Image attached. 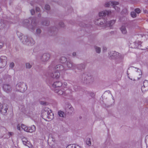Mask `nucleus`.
<instances>
[{"instance_id": "f257e3e1", "label": "nucleus", "mask_w": 148, "mask_h": 148, "mask_svg": "<svg viewBox=\"0 0 148 148\" xmlns=\"http://www.w3.org/2000/svg\"><path fill=\"white\" fill-rule=\"evenodd\" d=\"M62 83L59 82H54L52 85L53 89L55 92L60 95L65 96V92L63 89Z\"/></svg>"}, {"instance_id": "f03ea898", "label": "nucleus", "mask_w": 148, "mask_h": 148, "mask_svg": "<svg viewBox=\"0 0 148 148\" xmlns=\"http://www.w3.org/2000/svg\"><path fill=\"white\" fill-rule=\"evenodd\" d=\"M42 116L44 118H47L48 119V121H50L54 118L53 114L52 112L51 111L50 109L47 108H45L42 113Z\"/></svg>"}, {"instance_id": "7ed1b4c3", "label": "nucleus", "mask_w": 148, "mask_h": 148, "mask_svg": "<svg viewBox=\"0 0 148 148\" xmlns=\"http://www.w3.org/2000/svg\"><path fill=\"white\" fill-rule=\"evenodd\" d=\"M21 39L22 40V42L24 44L28 45H32L35 43V41L32 38H28L27 36H22Z\"/></svg>"}, {"instance_id": "20e7f679", "label": "nucleus", "mask_w": 148, "mask_h": 148, "mask_svg": "<svg viewBox=\"0 0 148 148\" xmlns=\"http://www.w3.org/2000/svg\"><path fill=\"white\" fill-rule=\"evenodd\" d=\"M129 70H132L133 71V75L136 78L138 79L140 78L142 73L140 69L134 67H131L130 68Z\"/></svg>"}, {"instance_id": "39448f33", "label": "nucleus", "mask_w": 148, "mask_h": 148, "mask_svg": "<svg viewBox=\"0 0 148 148\" xmlns=\"http://www.w3.org/2000/svg\"><path fill=\"white\" fill-rule=\"evenodd\" d=\"M21 128L25 132L32 133L35 132L36 130L35 126L33 125L30 127H27L23 124H21Z\"/></svg>"}, {"instance_id": "423d86ee", "label": "nucleus", "mask_w": 148, "mask_h": 148, "mask_svg": "<svg viewBox=\"0 0 148 148\" xmlns=\"http://www.w3.org/2000/svg\"><path fill=\"white\" fill-rule=\"evenodd\" d=\"M26 85L23 82L18 83L16 85V90L20 92H24L26 89Z\"/></svg>"}, {"instance_id": "0eeeda50", "label": "nucleus", "mask_w": 148, "mask_h": 148, "mask_svg": "<svg viewBox=\"0 0 148 148\" xmlns=\"http://www.w3.org/2000/svg\"><path fill=\"white\" fill-rule=\"evenodd\" d=\"M7 58L5 56H2L0 58V68L3 67L6 64Z\"/></svg>"}, {"instance_id": "6e6552de", "label": "nucleus", "mask_w": 148, "mask_h": 148, "mask_svg": "<svg viewBox=\"0 0 148 148\" xmlns=\"http://www.w3.org/2000/svg\"><path fill=\"white\" fill-rule=\"evenodd\" d=\"M95 24L98 25H103V26L106 27V21L103 18H99L96 20L95 21Z\"/></svg>"}, {"instance_id": "1a4fd4ad", "label": "nucleus", "mask_w": 148, "mask_h": 148, "mask_svg": "<svg viewBox=\"0 0 148 148\" xmlns=\"http://www.w3.org/2000/svg\"><path fill=\"white\" fill-rule=\"evenodd\" d=\"M3 88L4 91L8 93L10 92L12 89L11 86L7 84H4Z\"/></svg>"}, {"instance_id": "9d476101", "label": "nucleus", "mask_w": 148, "mask_h": 148, "mask_svg": "<svg viewBox=\"0 0 148 148\" xmlns=\"http://www.w3.org/2000/svg\"><path fill=\"white\" fill-rule=\"evenodd\" d=\"M50 58V55L48 53L44 54L42 56L41 58L42 61L43 62H46L48 61Z\"/></svg>"}, {"instance_id": "9b49d317", "label": "nucleus", "mask_w": 148, "mask_h": 148, "mask_svg": "<svg viewBox=\"0 0 148 148\" xmlns=\"http://www.w3.org/2000/svg\"><path fill=\"white\" fill-rule=\"evenodd\" d=\"M22 140L23 144L29 147H31L32 146L31 143L28 141L27 138L25 137H23L22 138Z\"/></svg>"}, {"instance_id": "f8f14e48", "label": "nucleus", "mask_w": 148, "mask_h": 148, "mask_svg": "<svg viewBox=\"0 0 148 148\" xmlns=\"http://www.w3.org/2000/svg\"><path fill=\"white\" fill-rule=\"evenodd\" d=\"M8 108V106L6 104H3L2 105L1 108H0V112L2 114H4L7 112Z\"/></svg>"}, {"instance_id": "ddd939ff", "label": "nucleus", "mask_w": 148, "mask_h": 148, "mask_svg": "<svg viewBox=\"0 0 148 148\" xmlns=\"http://www.w3.org/2000/svg\"><path fill=\"white\" fill-rule=\"evenodd\" d=\"M111 13V12L109 10H105L100 12L99 13V16H106V15H109Z\"/></svg>"}, {"instance_id": "4468645a", "label": "nucleus", "mask_w": 148, "mask_h": 148, "mask_svg": "<svg viewBox=\"0 0 148 148\" xmlns=\"http://www.w3.org/2000/svg\"><path fill=\"white\" fill-rule=\"evenodd\" d=\"M119 3L116 1H110L107 2L105 4V6L106 7H109L110 5H119Z\"/></svg>"}, {"instance_id": "2eb2a0df", "label": "nucleus", "mask_w": 148, "mask_h": 148, "mask_svg": "<svg viewBox=\"0 0 148 148\" xmlns=\"http://www.w3.org/2000/svg\"><path fill=\"white\" fill-rule=\"evenodd\" d=\"M118 54H119L118 53L114 51H112L111 52H110L109 53L110 56L112 59L114 58H116V57H117V55Z\"/></svg>"}, {"instance_id": "dca6fc26", "label": "nucleus", "mask_w": 148, "mask_h": 148, "mask_svg": "<svg viewBox=\"0 0 148 148\" xmlns=\"http://www.w3.org/2000/svg\"><path fill=\"white\" fill-rule=\"evenodd\" d=\"M66 110L68 113L71 114L73 112L74 109L71 105H68L66 108Z\"/></svg>"}, {"instance_id": "f3484780", "label": "nucleus", "mask_w": 148, "mask_h": 148, "mask_svg": "<svg viewBox=\"0 0 148 148\" xmlns=\"http://www.w3.org/2000/svg\"><path fill=\"white\" fill-rule=\"evenodd\" d=\"M55 69L58 71H63L64 69L63 66L61 65H58L55 67Z\"/></svg>"}, {"instance_id": "a211bd4d", "label": "nucleus", "mask_w": 148, "mask_h": 148, "mask_svg": "<svg viewBox=\"0 0 148 148\" xmlns=\"http://www.w3.org/2000/svg\"><path fill=\"white\" fill-rule=\"evenodd\" d=\"M115 22V21L114 20H112L109 22L108 23V21H106V26H112Z\"/></svg>"}, {"instance_id": "6ab92c4d", "label": "nucleus", "mask_w": 148, "mask_h": 148, "mask_svg": "<svg viewBox=\"0 0 148 148\" xmlns=\"http://www.w3.org/2000/svg\"><path fill=\"white\" fill-rule=\"evenodd\" d=\"M60 75L59 72H56L53 74V75H51V76L53 78L57 79L59 78Z\"/></svg>"}, {"instance_id": "aec40b11", "label": "nucleus", "mask_w": 148, "mask_h": 148, "mask_svg": "<svg viewBox=\"0 0 148 148\" xmlns=\"http://www.w3.org/2000/svg\"><path fill=\"white\" fill-rule=\"evenodd\" d=\"M67 66L68 68H74V65L73 64V63L71 61H68L67 62Z\"/></svg>"}, {"instance_id": "412c9836", "label": "nucleus", "mask_w": 148, "mask_h": 148, "mask_svg": "<svg viewBox=\"0 0 148 148\" xmlns=\"http://www.w3.org/2000/svg\"><path fill=\"white\" fill-rule=\"evenodd\" d=\"M121 30L123 34H125L127 33V31L125 27L124 26H122L121 27Z\"/></svg>"}, {"instance_id": "4be33fe9", "label": "nucleus", "mask_w": 148, "mask_h": 148, "mask_svg": "<svg viewBox=\"0 0 148 148\" xmlns=\"http://www.w3.org/2000/svg\"><path fill=\"white\" fill-rule=\"evenodd\" d=\"M58 114L60 117H63L65 115L64 112L61 111H59L58 112Z\"/></svg>"}, {"instance_id": "5701e85b", "label": "nucleus", "mask_w": 148, "mask_h": 148, "mask_svg": "<svg viewBox=\"0 0 148 148\" xmlns=\"http://www.w3.org/2000/svg\"><path fill=\"white\" fill-rule=\"evenodd\" d=\"M60 62L62 63H64L66 61V58L64 57H62L60 59Z\"/></svg>"}, {"instance_id": "b1692460", "label": "nucleus", "mask_w": 148, "mask_h": 148, "mask_svg": "<svg viewBox=\"0 0 148 148\" xmlns=\"http://www.w3.org/2000/svg\"><path fill=\"white\" fill-rule=\"evenodd\" d=\"M5 25L3 22L0 21V29H3L5 27Z\"/></svg>"}, {"instance_id": "393cba45", "label": "nucleus", "mask_w": 148, "mask_h": 148, "mask_svg": "<svg viewBox=\"0 0 148 148\" xmlns=\"http://www.w3.org/2000/svg\"><path fill=\"white\" fill-rule=\"evenodd\" d=\"M86 143L89 146H90L91 145V140L90 138H87L86 140Z\"/></svg>"}, {"instance_id": "a878e982", "label": "nucleus", "mask_w": 148, "mask_h": 148, "mask_svg": "<svg viewBox=\"0 0 148 148\" xmlns=\"http://www.w3.org/2000/svg\"><path fill=\"white\" fill-rule=\"evenodd\" d=\"M95 48L96 50V52L98 53H99L101 51V49L100 47L95 46Z\"/></svg>"}, {"instance_id": "bb28decb", "label": "nucleus", "mask_w": 148, "mask_h": 148, "mask_svg": "<svg viewBox=\"0 0 148 148\" xmlns=\"http://www.w3.org/2000/svg\"><path fill=\"white\" fill-rule=\"evenodd\" d=\"M49 24V22L47 20L44 21L42 23V25L45 26H47Z\"/></svg>"}, {"instance_id": "cd10ccee", "label": "nucleus", "mask_w": 148, "mask_h": 148, "mask_svg": "<svg viewBox=\"0 0 148 148\" xmlns=\"http://www.w3.org/2000/svg\"><path fill=\"white\" fill-rule=\"evenodd\" d=\"M131 16L133 18H135L136 16V14L135 12H132L131 13Z\"/></svg>"}, {"instance_id": "c85d7f7f", "label": "nucleus", "mask_w": 148, "mask_h": 148, "mask_svg": "<svg viewBox=\"0 0 148 148\" xmlns=\"http://www.w3.org/2000/svg\"><path fill=\"white\" fill-rule=\"evenodd\" d=\"M76 145H70L67 146L66 148H75Z\"/></svg>"}, {"instance_id": "c756f323", "label": "nucleus", "mask_w": 148, "mask_h": 148, "mask_svg": "<svg viewBox=\"0 0 148 148\" xmlns=\"http://www.w3.org/2000/svg\"><path fill=\"white\" fill-rule=\"evenodd\" d=\"M62 86H63V89H64V90L65 91L64 88L67 85V83L66 82H64L62 83Z\"/></svg>"}, {"instance_id": "7c9ffc66", "label": "nucleus", "mask_w": 148, "mask_h": 148, "mask_svg": "<svg viewBox=\"0 0 148 148\" xmlns=\"http://www.w3.org/2000/svg\"><path fill=\"white\" fill-rule=\"evenodd\" d=\"M116 5H113V7L117 11H119L120 10V9L119 8L116 6Z\"/></svg>"}, {"instance_id": "2f4dec72", "label": "nucleus", "mask_w": 148, "mask_h": 148, "mask_svg": "<svg viewBox=\"0 0 148 148\" xmlns=\"http://www.w3.org/2000/svg\"><path fill=\"white\" fill-rule=\"evenodd\" d=\"M26 66L27 68L29 69L32 67V65L29 63H27L26 64Z\"/></svg>"}, {"instance_id": "473e14b6", "label": "nucleus", "mask_w": 148, "mask_h": 148, "mask_svg": "<svg viewBox=\"0 0 148 148\" xmlns=\"http://www.w3.org/2000/svg\"><path fill=\"white\" fill-rule=\"evenodd\" d=\"M45 9L47 10H49L50 9V7L48 5H46L45 6Z\"/></svg>"}, {"instance_id": "72a5a7b5", "label": "nucleus", "mask_w": 148, "mask_h": 148, "mask_svg": "<svg viewBox=\"0 0 148 148\" xmlns=\"http://www.w3.org/2000/svg\"><path fill=\"white\" fill-rule=\"evenodd\" d=\"M135 12L137 14H139L140 12V10L139 8H137L135 10Z\"/></svg>"}, {"instance_id": "f704fd0d", "label": "nucleus", "mask_w": 148, "mask_h": 148, "mask_svg": "<svg viewBox=\"0 0 148 148\" xmlns=\"http://www.w3.org/2000/svg\"><path fill=\"white\" fill-rule=\"evenodd\" d=\"M17 129L19 130H21V125H20V124H18L17 125Z\"/></svg>"}, {"instance_id": "c9c22d12", "label": "nucleus", "mask_w": 148, "mask_h": 148, "mask_svg": "<svg viewBox=\"0 0 148 148\" xmlns=\"http://www.w3.org/2000/svg\"><path fill=\"white\" fill-rule=\"evenodd\" d=\"M14 66V64L13 62H12L10 64V67L11 68H13Z\"/></svg>"}, {"instance_id": "e433bc0d", "label": "nucleus", "mask_w": 148, "mask_h": 148, "mask_svg": "<svg viewBox=\"0 0 148 148\" xmlns=\"http://www.w3.org/2000/svg\"><path fill=\"white\" fill-rule=\"evenodd\" d=\"M88 79V80H89V79H90V81L89 82V83H90L92 82L93 81V79L92 78V77H89Z\"/></svg>"}, {"instance_id": "4c0bfd02", "label": "nucleus", "mask_w": 148, "mask_h": 148, "mask_svg": "<svg viewBox=\"0 0 148 148\" xmlns=\"http://www.w3.org/2000/svg\"><path fill=\"white\" fill-rule=\"evenodd\" d=\"M41 32V31L40 29H38L36 30V33L38 34H40Z\"/></svg>"}, {"instance_id": "58836bf2", "label": "nucleus", "mask_w": 148, "mask_h": 148, "mask_svg": "<svg viewBox=\"0 0 148 148\" xmlns=\"http://www.w3.org/2000/svg\"><path fill=\"white\" fill-rule=\"evenodd\" d=\"M8 134L9 136H12L14 135V133L13 132H8Z\"/></svg>"}, {"instance_id": "ea45409f", "label": "nucleus", "mask_w": 148, "mask_h": 148, "mask_svg": "<svg viewBox=\"0 0 148 148\" xmlns=\"http://www.w3.org/2000/svg\"><path fill=\"white\" fill-rule=\"evenodd\" d=\"M31 13L32 15H33L35 13V11L34 10H31Z\"/></svg>"}, {"instance_id": "a19ab883", "label": "nucleus", "mask_w": 148, "mask_h": 148, "mask_svg": "<svg viewBox=\"0 0 148 148\" xmlns=\"http://www.w3.org/2000/svg\"><path fill=\"white\" fill-rule=\"evenodd\" d=\"M3 46V44L2 42H0V48H1Z\"/></svg>"}, {"instance_id": "79ce46f5", "label": "nucleus", "mask_w": 148, "mask_h": 148, "mask_svg": "<svg viewBox=\"0 0 148 148\" xmlns=\"http://www.w3.org/2000/svg\"><path fill=\"white\" fill-rule=\"evenodd\" d=\"M59 25L61 26L62 27H64V24L62 22L60 23H59Z\"/></svg>"}, {"instance_id": "37998d69", "label": "nucleus", "mask_w": 148, "mask_h": 148, "mask_svg": "<svg viewBox=\"0 0 148 148\" xmlns=\"http://www.w3.org/2000/svg\"><path fill=\"white\" fill-rule=\"evenodd\" d=\"M36 11L39 12L40 10V8L39 7H36Z\"/></svg>"}, {"instance_id": "c03bdc74", "label": "nucleus", "mask_w": 148, "mask_h": 148, "mask_svg": "<svg viewBox=\"0 0 148 148\" xmlns=\"http://www.w3.org/2000/svg\"><path fill=\"white\" fill-rule=\"evenodd\" d=\"M75 148H82L80 146H78V145H76Z\"/></svg>"}, {"instance_id": "a18cd8bd", "label": "nucleus", "mask_w": 148, "mask_h": 148, "mask_svg": "<svg viewBox=\"0 0 148 148\" xmlns=\"http://www.w3.org/2000/svg\"><path fill=\"white\" fill-rule=\"evenodd\" d=\"M25 22L27 23H28L29 22V21L27 20H26L23 22V23H25Z\"/></svg>"}, {"instance_id": "49530a36", "label": "nucleus", "mask_w": 148, "mask_h": 148, "mask_svg": "<svg viewBox=\"0 0 148 148\" xmlns=\"http://www.w3.org/2000/svg\"><path fill=\"white\" fill-rule=\"evenodd\" d=\"M73 55L74 56H75L76 55V53H73Z\"/></svg>"}, {"instance_id": "de8ad7c7", "label": "nucleus", "mask_w": 148, "mask_h": 148, "mask_svg": "<svg viewBox=\"0 0 148 148\" xmlns=\"http://www.w3.org/2000/svg\"><path fill=\"white\" fill-rule=\"evenodd\" d=\"M145 88V86H142V88H141V90H142V91H144V90H143V88Z\"/></svg>"}, {"instance_id": "09e8293b", "label": "nucleus", "mask_w": 148, "mask_h": 148, "mask_svg": "<svg viewBox=\"0 0 148 148\" xmlns=\"http://www.w3.org/2000/svg\"><path fill=\"white\" fill-rule=\"evenodd\" d=\"M103 49L104 50H106V47L103 48Z\"/></svg>"}, {"instance_id": "8fccbe9b", "label": "nucleus", "mask_w": 148, "mask_h": 148, "mask_svg": "<svg viewBox=\"0 0 148 148\" xmlns=\"http://www.w3.org/2000/svg\"><path fill=\"white\" fill-rule=\"evenodd\" d=\"M19 34V32H18L17 33V35H18V34Z\"/></svg>"}]
</instances>
